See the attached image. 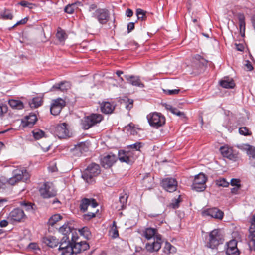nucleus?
<instances>
[{
	"instance_id": "obj_6",
	"label": "nucleus",
	"mask_w": 255,
	"mask_h": 255,
	"mask_svg": "<svg viewBox=\"0 0 255 255\" xmlns=\"http://www.w3.org/2000/svg\"><path fill=\"white\" fill-rule=\"evenodd\" d=\"M102 119V115L99 114H92L85 116L81 120L82 128L84 130L88 129L97 123H99Z\"/></svg>"
},
{
	"instance_id": "obj_46",
	"label": "nucleus",
	"mask_w": 255,
	"mask_h": 255,
	"mask_svg": "<svg viewBox=\"0 0 255 255\" xmlns=\"http://www.w3.org/2000/svg\"><path fill=\"white\" fill-rule=\"evenodd\" d=\"M21 205L23 206V210L26 211H32L33 210V205L31 203L23 201L21 203Z\"/></svg>"
},
{
	"instance_id": "obj_7",
	"label": "nucleus",
	"mask_w": 255,
	"mask_h": 255,
	"mask_svg": "<svg viewBox=\"0 0 255 255\" xmlns=\"http://www.w3.org/2000/svg\"><path fill=\"white\" fill-rule=\"evenodd\" d=\"M223 240V236L218 229H214L209 233V240L207 247L211 249H216Z\"/></svg>"
},
{
	"instance_id": "obj_10",
	"label": "nucleus",
	"mask_w": 255,
	"mask_h": 255,
	"mask_svg": "<svg viewBox=\"0 0 255 255\" xmlns=\"http://www.w3.org/2000/svg\"><path fill=\"white\" fill-rule=\"evenodd\" d=\"M92 17L97 19L101 24H105L109 20L110 13L106 9L99 8L92 13Z\"/></svg>"
},
{
	"instance_id": "obj_44",
	"label": "nucleus",
	"mask_w": 255,
	"mask_h": 255,
	"mask_svg": "<svg viewBox=\"0 0 255 255\" xmlns=\"http://www.w3.org/2000/svg\"><path fill=\"white\" fill-rule=\"evenodd\" d=\"M146 12L141 9H137L136 10V15L138 19L144 20L146 18Z\"/></svg>"
},
{
	"instance_id": "obj_62",
	"label": "nucleus",
	"mask_w": 255,
	"mask_h": 255,
	"mask_svg": "<svg viewBox=\"0 0 255 255\" xmlns=\"http://www.w3.org/2000/svg\"><path fill=\"white\" fill-rule=\"evenodd\" d=\"M133 12L130 9H128L126 10V14L127 17H130L133 15Z\"/></svg>"
},
{
	"instance_id": "obj_57",
	"label": "nucleus",
	"mask_w": 255,
	"mask_h": 255,
	"mask_svg": "<svg viewBox=\"0 0 255 255\" xmlns=\"http://www.w3.org/2000/svg\"><path fill=\"white\" fill-rule=\"evenodd\" d=\"M7 111V107L6 105L2 104L0 105V115H2L3 114L6 113Z\"/></svg>"
},
{
	"instance_id": "obj_20",
	"label": "nucleus",
	"mask_w": 255,
	"mask_h": 255,
	"mask_svg": "<svg viewBox=\"0 0 255 255\" xmlns=\"http://www.w3.org/2000/svg\"><path fill=\"white\" fill-rule=\"evenodd\" d=\"M89 206H91L92 208H95L98 206V203L93 198H84L81 201L79 208L81 211L85 212L87 211Z\"/></svg>"
},
{
	"instance_id": "obj_26",
	"label": "nucleus",
	"mask_w": 255,
	"mask_h": 255,
	"mask_svg": "<svg viewBox=\"0 0 255 255\" xmlns=\"http://www.w3.org/2000/svg\"><path fill=\"white\" fill-rule=\"evenodd\" d=\"M142 184L145 188L150 189L154 184V178L149 173H147L142 179Z\"/></svg>"
},
{
	"instance_id": "obj_52",
	"label": "nucleus",
	"mask_w": 255,
	"mask_h": 255,
	"mask_svg": "<svg viewBox=\"0 0 255 255\" xmlns=\"http://www.w3.org/2000/svg\"><path fill=\"white\" fill-rule=\"evenodd\" d=\"M171 113L174 115H177L179 117H185V114L184 112L180 111L178 109L176 108H173L172 109Z\"/></svg>"
},
{
	"instance_id": "obj_17",
	"label": "nucleus",
	"mask_w": 255,
	"mask_h": 255,
	"mask_svg": "<svg viewBox=\"0 0 255 255\" xmlns=\"http://www.w3.org/2000/svg\"><path fill=\"white\" fill-rule=\"evenodd\" d=\"M117 160L116 155L110 153L101 158V164L104 168H109L116 162Z\"/></svg>"
},
{
	"instance_id": "obj_53",
	"label": "nucleus",
	"mask_w": 255,
	"mask_h": 255,
	"mask_svg": "<svg viewBox=\"0 0 255 255\" xmlns=\"http://www.w3.org/2000/svg\"><path fill=\"white\" fill-rule=\"evenodd\" d=\"M96 213L93 212H88L83 215V218L85 220H89L92 218L95 217Z\"/></svg>"
},
{
	"instance_id": "obj_30",
	"label": "nucleus",
	"mask_w": 255,
	"mask_h": 255,
	"mask_svg": "<svg viewBox=\"0 0 255 255\" xmlns=\"http://www.w3.org/2000/svg\"><path fill=\"white\" fill-rule=\"evenodd\" d=\"M220 84L221 87L226 89L233 88L235 86L233 80L229 79H225L221 80Z\"/></svg>"
},
{
	"instance_id": "obj_36",
	"label": "nucleus",
	"mask_w": 255,
	"mask_h": 255,
	"mask_svg": "<svg viewBox=\"0 0 255 255\" xmlns=\"http://www.w3.org/2000/svg\"><path fill=\"white\" fill-rule=\"evenodd\" d=\"M56 37L60 42H63L67 38V34L65 32L62 30L60 27H58L56 33Z\"/></svg>"
},
{
	"instance_id": "obj_41",
	"label": "nucleus",
	"mask_w": 255,
	"mask_h": 255,
	"mask_svg": "<svg viewBox=\"0 0 255 255\" xmlns=\"http://www.w3.org/2000/svg\"><path fill=\"white\" fill-rule=\"evenodd\" d=\"M110 235L113 238H116L119 236L118 230L115 221L113 222V225L110 231Z\"/></svg>"
},
{
	"instance_id": "obj_43",
	"label": "nucleus",
	"mask_w": 255,
	"mask_h": 255,
	"mask_svg": "<svg viewBox=\"0 0 255 255\" xmlns=\"http://www.w3.org/2000/svg\"><path fill=\"white\" fill-rule=\"evenodd\" d=\"M33 137L36 140H38L44 136V132L41 130L36 129L32 132Z\"/></svg>"
},
{
	"instance_id": "obj_9",
	"label": "nucleus",
	"mask_w": 255,
	"mask_h": 255,
	"mask_svg": "<svg viewBox=\"0 0 255 255\" xmlns=\"http://www.w3.org/2000/svg\"><path fill=\"white\" fill-rule=\"evenodd\" d=\"M207 178L205 175L202 173L195 176L193 184L192 189L197 191H203L206 188L205 183Z\"/></svg>"
},
{
	"instance_id": "obj_55",
	"label": "nucleus",
	"mask_w": 255,
	"mask_h": 255,
	"mask_svg": "<svg viewBox=\"0 0 255 255\" xmlns=\"http://www.w3.org/2000/svg\"><path fill=\"white\" fill-rule=\"evenodd\" d=\"M237 242L236 240H232L227 243V248H237Z\"/></svg>"
},
{
	"instance_id": "obj_63",
	"label": "nucleus",
	"mask_w": 255,
	"mask_h": 255,
	"mask_svg": "<svg viewBox=\"0 0 255 255\" xmlns=\"http://www.w3.org/2000/svg\"><path fill=\"white\" fill-rule=\"evenodd\" d=\"M8 225V222L5 220H3L0 222V226L1 227H5Z\"/></svg>"
},
{
	"instance_id": "obj_24",
	"label": "nucleus",
	"mask_w": 255,
	"mask_h": 255,
	"mask_svg": "<svg viewBox=\"0 0 255 255\" xmlns=\"http://www.w3.org/2000/svg\"><path fill=\"white\" fill-rule=\"evenodd\" d=\"M128 195L127 193L123 192L120 194L119 202L120 205L117 206L116 208L118 210H124L126 208Z\"/></svg>"
},
{
	"instance_id": "obj_56",
	"label": "nucleus",
	"mask_w": 255,
	"mask_h": 255,
	"mask_svg": "<svg viewBox=\"0 0 255 255\" xmlns=\"http://www.w3.org/2000/svg\"><path fill=\"white\" fill-rule=\"evenodd\" d=\"M28 21V18L27 17H25L24 18L20 20V21L17 22L11 28H13L15 27H16V26H18L19 25H20V24H25V23H26V22H27Z\"/></svg>"
},
{
	"instance_id": "obj_15",
	"label": "nucleus",
	"mask_w": 255,
	"mask_h": 255,
	"mask_svg": "<svg viewBox=\"0 0 255 255\" xmlns=\"http://www.w3.org/2000/svg\"><path fill=\"white\" fill-rule=\"evenodd\" d=\"M65 123L57 125L54 129V134L59 138H65L69 136V130Z\"/></svg>"
},
{
	"instance_id": "obj_18",
	"label": "nucleus",
	"mask_w": 255,
	"mask_h": 255,
	"mask_svg": "<svg viewBox=\"0 0 255 255\" xmlns=\"http://www.w3.org/2000/svg\"><path fill=\"white\" fill-rule=\"evenodd\" d=\"M162 186L166 191L172 192L177 189V182L174 178H167L162 180Z\"/></svg>"
},
{
	"instance_id": "obj_2",
	"label": "nucleus",
	"mask_w": 255,
	"mask_h": 255,
	"mask_svg": "<svg viewBox=\"0 0 255 255\" xmlns=\"http://www.w3.org/2000/svg\"><path fill=\"white\" fill-rule=\"evenodd\" d=\"M100 172V166L95 163H92L83 171L82 177L86 182L91 183L94 181L95 177Z\"/></svg>"
},
{
	"instance_id": "obj_29",
	"label": "nucleus",
	"mask_w": 255,
	"mask_h": 255,
	"mask_svg": "<svg viewBox=\"0 0 255 255\" xmlns=\"http://www.w3.org/2000/svg\"><path fill=\"white\" fill-rule=\"evenodd\" d=\"M59 232L63 234V237H68L69 238L70 235H71V238L72 237V234L74 235V233L71 231V228L68 224H64L60 227Z\"/></svg>"
},
{
	"instance_id": "obj_21",
	"label": "nucleus",
	"mask_w": 255,
	"mask_h": 255,
	"mask_svg": "<svg viewBox=\"0 0 255 255\" xmlns=\"http://www.w3.org/2000/svg\"><path fill=\"white\" fill-rule=\"evenodd\" d=\"M25 217L23 210L16 208L12 210L10 214L9 218L11 221L20 222Z\"/></svg>"
},
{
	"instance_id": "obj_40",
	"label": "nucleus",
	"mask_w": 255,
	"mask_h": 255,
	"mask_svg": "<svg viewBox=\"0 0 255 255\" xmlns=\"http://www.w3.org/2000/svg\"><path fill=\"white\" fill-rule=\"evenodd\" d=\"M182 201L181 196H178V198L172 200L169 206L173 209H177L179 207L180 203Z\"/></svg>"
},
{
	"instance_id": "obj_23",
	"label": "nucleus",
	"mask_w": 255,
	"mask_h": 255,
	"mask_svg": "<svg viewBox=\"0 0 255 255\" xmlns=\"http://www.w3.org/2000/svg\"><path fill=\"white\" fill-rule=\"evenodd\" d=\"M37 120L36 115L34 114H30L26 117V121H23V126L24 127L31 128L35 124Z\"/></svg>"
},
{
	"instance_id": "obj_4",
	"label": "nucleus",
	"mask_w": 255,
	"mask_h": 255,
	"mask_svg": "<svg viewBox=\"0 0 255 255\" xmlns=\"http://www.w3.org/2000/svg\"><path fill=\"white\" fill-rule=\"evenodd\" d=\"M73 246V241H70L68 237H63L60 242L59 250L62 255H76Z\"/></svg>"
},
{
	"instance_id": "obj_22",
	"label": "nucleus",
	"mask_w": 255,
	"mask_h": 255,
	"mask_svg": "<svg viewBox=\"0 0 255 255\" xmlns=\"http://www.w3.org/2000/svg\"><path fill=\"white\" fill-rule=\"evenodd\" d=\"M124 77L128 81V83L133 86H138L140 88H143L144 87V84L141 82L139 76L125 75Z\"/></svg>"
},
{
	"instance_id": "obj_42",
	"label": "nucleus",
	"mask_w": 255,
	"mask_h": 255,
	"mask_svg": "<svg viewBox=\"0 0 255 255\" xmlns=\"http://www.w3.org/2000/svg\"><path fill=\"white\" fill-rule=\"evenodd\" d=\"M226 254L227 255H239L240 251L238 248H227Z\"/></svg>"
},
{
	"instance_id": "obj_8",
	"label": "nucleus",
	"mask_w": 255,
	"mask_h": 255,
	"mask_svg": "<svg viewBox=\"0 0 255 255\" xmlns=\"http://www.w3.org/2000/svg\"><path fill=\"white\" fill-rule=\"evenodd\" d=\"M147 118L149 125L156 128L162 126L165 123V117L157 112L149 114L147 115Z\"/></svg>"
},
{
	"instance_id": "obj_5",
	"label": "nucleus",
	"mask_w": 255,
	"mask_h": 255,
	"mask_svg": "<svg viewBox=\"0 0 255 255\" xmlns=\"http://www.w3.org/2000/svg\"><path fill=\"white\" fill-rule=\"evenodd\" d=\"M40 196L44 199H49L56 196L57 190L53 183L45 182L39 189Z\"/></svg>"
},
{
	"instance_id": "obj_50",
	"label": "nucleus",
	"mask_w": 255,
	"mask_h": 255,
	"mask_svg": "<svg viewBox=\"0 0 255 255\" xmlns=\"http://www.w3.org/2000/svg\"><path fill=\"white\" fill-rule=\"evenodd\" d=\"M75 4L72 3L66 6L64 9L65 12L69 14H72L75 9Z\"/></svg>"
},
{
	"instance_id": "obj_32",
	"label": "nucleus",
	"mask_w": 255,
	"mask_h": 255,
	"mask_svg": "<svg viewBox=\"0 0 255 255\" xmlns=\"http://www.w3.org/2000/svg\"><path fill=\"white\" fill-rule=\"evenodd\" d=\"M238 18L239 22L240 32L241 33L242 36H244L245 31V16L243 14H239L238 16Z\"/></svg>"
},
{
	"instance_id": "obj_39",
	"label": "nucleus",
	"mask_w": 255,
	"mask_h": 255,
	"mask_svg": "<svg viewBox=\"0 0 255 255\" xmlns=\"http://www.w3.org/2000/svg\"><path fill=\"white\" fill-rule=\"evenodd\" d=\"M62 218V216L59 214H55L51 216L48 221V224L51 226H53L57 222L60 220Z\"/></svg>"
},
{
	"instance_id": "obj_60",
	"label": "nucleus",
	"mask_w": 255,
	"mask_h": 255,
	"mask_svg": "<svg viewBox=\"0 0 255 255\" xmlns=\"http://www.w3.org/2000/svg\"><path fill=\"white\" fill-rule=\"evenodd\" d=\"M129 103L126 105V108L127 109L130 110L133 107V100H129L128 99Z\"/></svg>"
},
{
	"instance_id": "obj_19",
	"label": "nucleus",
	"mask_w": 255,
	"mask_h": 255,
	"mask_svg": "<svg viewBox=\"0 0 255 255\" xmlns=\"http://www.w3.org/2000/svg\"><path fill=\"white\" fill-rule=\"evenodd\" d=\"M130 151H125L119 150L118 152V159L121 162H125L128 164H131L134 162V158L131 156Z\"/></svg>"
},
{
	"instance_id": "obj_28",
	"label": "nucleus",
	"mask_w": 255,
	"mask_h": 255,
	"mask_svg": "<svg viewBox=\"0 0 255 255\" xmlns=\"http://www.w3.org/2000/svg\"><path fill=\"white\" fill-rule=\"evenodd\" d=\"M115 109V107L110 102H105L102 104L101 111L105 114H111Z\"/></svg>"
},
{
	"instance_id": "obj_47",
	"label": "nucleus",
	"mask_w": 255,
	"mask_h": 255,
	"mask_svg": "<svg viewBox=\"0 0 255 255\" xmlns=\"http://www.w3.org/2000/svg\"><path fill=\"white\" fill-rule=\"evenodd\" d=\"M239 132L240 134L244 136L251 135V132L249 131L248 128L246 127L240 128L239 129Z\"/></svg>"
},
{
	"instance_id": "obj_27",
	"label": "nucleus",
	"mask_w": 255,
	"mask_h": 255,
	"mask_svg": "<svg viewBox=\"0 0 255 255\" xmlns=\"http://www.w3.org/2000/svg\"><path fill=\"white\" fill-rule=\"evenodd\" d=\"M43 242L50 247L54 248L56 247L60 242L58 239L54 236H48L43 238Z\"/></svg>"
},
{
	"instance_id": "obj_13",
	"label": "nucleus",
	"mask_w": 255,
	"mask_h": 255,
	"mask_svg": "<svg viewBox=\"0 0 255 255\" xmlns=\"http://www.w3.org/2000/svg\"><path fill=\"white\" fill-rule=\"evenodd\" d=\"M201 214L203 217L210 216L219 220H222L224 216V213L217 208L205 209L202 211Z\"/></svg>"
},
{
	"instance_id": "obj_48",
	"label": "nucleus",
	"mask_w": 255,
	"mask_h": 255,
	"mask_svg": "<svg viewBox=\"0 0 255 255\" xmlns=\"http://www.w3.org/2000/svg\"><path fill=\"white\" fill-rule=\"evenodd\" d=\"M247 153L250 157L255 158V147L248 145Z\"/></svg>"
},
{
	"instance_id": "obj_33",
	"label": "nucleus",
	"mask_w": 255,
	"mask_h": 255,
	"mask_svg": "<svg viewBox=\"0 0 255 255\" xmlns=\"http://www.w3.org/2000/svg\"><path fill=\"white\" fill-rule=\"evenodd\" d=\"M42 99L41 97H37L33 98L29 102V104L31 108H36L40 106L42 104Z\"/></svg>"
},
{
	"instance_id": "obj_11",
	"label": "nucleus",
	"mask_w": 255,
	"mask_h": 255,
	"mask_svg": "<svg viewBox=\"0 0 255 255\" xmlns=\"http://www.w3.org/2000/svg\"><path fill=\"white\" fill-rule=\"evenodd\" d=\"M194 64V73L195 74H198L202 72L204 70V67L206 66L208 63V61L200 55L197 54L193 57Z\"/></svg>"
},
{
	"instance_id": "obj_45",
	"label": "nucleus",
	"mask_w": 255,
	"mask_h": 255,
	"mask_svg": "<svg viewBox=\"0 0 255 255\" xmlns=\"http://www.w3.org/2000/svg\"><path fill=\"white\" fill-rule=\"evenodd\" d=\"M216 184L218 186L226 187L229 185V183L225 178H222L216 181Z\"/></svg>"
},
{
	"instance_id": "obj_54",
	"label": "nucleus",
	"mask_w": 255,
	"mask_h": 255,
	"mask_svg": "<svg viewBox=\"0 0 255 255\" xmlns=\"http://www.w3.org/2000/svg\"><path fill=\"white\" fill-rule=\"evenodd\" d=\"M240 182V180L239 179L233 178L231 179V180L230 181V184L233 186L241 187Z\"/></svg>"
},
{
	"instance_id": "obj_16",
	"label": "nucleus",
	"mask_w": 255,
	"mask_h": 255,
	"mask_svg": "<svg viewBox=\"0 0 255 255\" xmlns=\"http://www.w3.org/2000/svg\"><path fill=\"white\" fill-rule=\"evenodd\" d=\"M77 239H78V237H76L72 234L71 240L74 243L73 247L75 248V254H76V255L88 250L90 247L89 244L86 241L76 242V240Z\"/></svg>"
},
{
	"instance_id": "obj_35",
	"label": "nucleus",
	"mask_w": 255,
	"mask_h": 255,
	"mask_svg": "<svg viewBox=\"0 0 255 255\" xmlns=\"http://www.w3.org/2000/svg\"><path fill=\"white\" fill-rule=\"evenodd\" d=\"M76 151H74L78 155H80L83 152L87 151V147L86 146L85 144L84 143H80L78 144L75 147Z\"/></svg>"
},
{
	"instance_id": "obj_12",
	"label": "nucleus",
	"mask_w": 255,
	"mask_h": 255,
	"mask_svg": "<svg viewBox=\"0 0 255 255\" xmlns=\"http://www.w3.org/2000/svg\"><path fill=\"white\" fill-rule=\"evenodd\" d=\"M65 105V101L61 98L53 100L50 107L51 114L55 116L58 115Z\"/></svg>"
},
{
	"instance_id": "obj_14",
	"label": "nucleus",
	"mask_w": 255,
	"mask_h": 255,
	"mask_svg": "<svg viewBox=\"0 0 255 255\" xmlns=\"http://www.w3.org/2000/svg\"><path fill=\"white\" fill-rule=\"evenodd\" d=\"M220 151L221 154L224 157H226L230 160L235 161L239 158L238 153L235 151H234L231 147H229L228 146L221 147Z\"/></svg>"
},
{
	"instance_id": "obj_64",
	"label": "nucleus",
	"mask_w": 255,
	"mask_h": 255,
	"mask_svg": "<svg viewBox=\"0 0 255 255\" xmlns=\"http://www.w3.org/2000/svg\"><path fill=\"white\" fill-rule=\"evenodd\" d=\"M28 247L30 249L32 250H36L38 248L37 244L34 243H30Z\"/></svg>"
},
{
	"instance_id": "obj_1",
	"label": "nucleus",
	"mask_w": 255,
	"mask_h": 255,
	"mask_svg": "<svg viewBox=\"0 0 255 255\" xmlns=\"http://www.w3.org/2000/svg\"><path fill=\"white\" fill-rule=\"evenodd\" d=\"M141 235L147 240L153 238V242H149L146 244L145 248L148 252H157L161 248L163 241L162 236L158 233L157 229L151 227L146 228L142 231Z\"/></svg>"
},
{
	"instance_id": "obj_31",
	"label": "nucleus",
	"mask_w": 255,
	"mask_h": 255,
	"mask_svg": "<svg viewBox=\"0 0 255 255\" xmlns=\"http://www.w3.org/2000/svg\"><path fill=\"white\" fill-rule=\"evenodd\" d=\"M8 104L12 108L15 109L20 110L24 107L23 103L20 100L11 99L9 100Z\"/></svg>"
},
{
	"instance_id": "obj_58",
	"label": "nucleus",
	"mask_w": 255,
	"mask_h": 255,
	"mask_svg": "<svg viewBox=\"0 0 255 255\" xmlns=\"http://www.w3.org/2000/svg\"><path fill=\"white\" fill-rule=\"evenodd\" d=\"M134 29V23L129 22L127 26L128 33H130L132 30Z\"/></svg>"
},
{
	"instance_id": "obj_38",
	"label": "nucleus",
	"mask_w": 255,
	"mask_h": 255,
	"mask_svg": "<svg viewBox=\"0 0 255 255\" xmlns=\"http://www.w3.org/2000/svg\"><path fill=\"white\" fill-rule=\"evenodd\" d=\"M80 234L83 236L86 239H89L91 237V233L89 228L87 227H84L79 230Z\"/></svg>"
},
{
	"instance_id": "obj_49",
	"label": "nucleus",
	"mask_w": 255,
	"mask_h": 255,
	"mask_svg": "<svg viewBox=\"0 0 255 255\" xmlns=\"http://www.w3.org/2000/svg\"><path fill=\"white\" fill-rule=\"evenodd\" d=\"M143 146L142 143L140 142H137L134 144L128 146V148L134 149L136 151H139L140 149Z\"/></svg>"
},
{
	"instance_id": "obj_3",
	"label": "nucleus",
	"mask_w": 255,
	"mask_h": 255,
	"mask_svg": "<svg viewBox=\"0 0 255 255\" xmlns=\"http://www.w3.org/2000/svg\"><path fill=\"white\" fill-rule=\"evenodd\" d=\"M12 174L13 176L7 181L8 184L11 185H14L20 181L26 182L30 177L28 172L24 168L14 170Z\"/></svg>"
},
{
	"instance_id": "obj_61",
	"label": "nucleus",
	"mask_w": 255,
	"mask_h": 255,
	"mask_svg": "<svg viewBox=\"0 0 255 255\" xmlns=\"http://www.w3.org/2000/svg\"><path fill=\"white\" fill-rule=\"evenodd\" d=\"M97 6L96 4H92L89 6L88 11L89 12H92V11H94V10L96 11V10L97 9Z\"/></svg>"
},
{
	"instance_id": "obj_51",
	"label": "nucleus",
	"mask_w": 255,
	"mask_h": 255,
	"mask_svg": "<svg viewBox=\"0 0 255 255\" xmlns=\"http://www.w3.org/2000/svg\"><path fill=\"white\" fill-rule=\"evenodd\" d=\"M164 93L167 95H176L179 93L180 89H174V90H163Z\"/></svg>"
},
{
	"instance_id": "obj_25",
	"label": "nucleus",
	"mask_w": 255,
	"mask_h": 255,
	"mask_svg": "<svg viewBox=\"0 0 255 255\" xmlns=\"http://www.w3.org/2000/svg\"><path fill=\"white\" fill-rule=\"evenodd\" d=\"M70 88V84L68 82H61L60 83L54 85L50 89V91H53L55 90H60L61 91H66Z\"/></svg>"
},
{
	"instance_id": "obj_37",
	"label": "nucleus",
	"mask_w": 255,
	"mask_h": 255,
	"mask_svg": "<svg viewBox=\"0 0 255 255\" xmlns=\"http://www.w3.org/2000/svg\"><path fill=\"white\" fill-rule=\"evenodd\" d=\"M0 17L4 20H11L13 18V15L9 9H5L0 13Z\"/></svg>"
},
{
	"instance_id": "obj_59",
	"label": "nucleus",
	"mask_w": 255,
	"mask_h": 255,
	"mask_svg": "<svg viewBox=\"0 0 255 255\" xmlns=\"http://www.w3.org/2000/svg\"><path fill=\"white\" fill-rule=\"evenodd\" d=\"M18 5H20L22 6H24V7H27V6H29V5H33V4L32 3H29L26 1H21V2H20L19 3H18Z\"/></svg>"
},
{
	"instance_id": "obj_34",
	"label": "nucleus",
	"mask_w": 255,
	"mask_h": 255,
	"mask_svg": "<svg viewBox=\"0 0 255 255\" xmlns=\"http://www.w3.org/2000/svg\"><path fill=\"white\" fill-rule=\"evenodd\" d=\"M176 251V248L170 243L167 242L165 243L163 248V252L164 253L169 255L171 253H175Z\"/></svg>"
}]
</instances>
